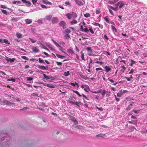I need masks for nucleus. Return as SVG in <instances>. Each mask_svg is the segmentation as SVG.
Listing matches in <instances>:
<instances>
[{
	"instance_id": "nucleus-1",
	"label": "nucleus",
	"mask_w": 147,
	"mask_h": 147,
	"mask_svg": "<svg viewBox=\"0 0 147 147\" xmlns=\"http://www.w3.org/2000/svg\"><path fill=\"white\" fill-rule=\"evenodd\" d=\"M0 101L4 103V105H8L9 103L7 100L5 99H0Z\"/></svg>"
},
{
	"instance_id": "nucleus-2",
	"label": "nucleus",
	"mask_w": 147,
	"mask_h": 147,
	"mask_svg": "<svg viewBox=\"0 0 147 147\" xmlns=\"http://www.w3.org/2000/svg\"><path fill=\"white\" fill-rule=\"evenodd\" d=\"M2 12L4 14H5L6 15L7 14V11L4 10L2 9L1 10Z\"/></svg>"
},
{
	"instance_id": "nucleus-3",
	"label": "nucleus",
	"mask_w": 147,
	"mask_h": 147,
	"mask_svg": "<svg viewBox=\"0 0 147 147\" xmlns=\"http://www.w3.org/2000/svg\"><path fill=\"white\" fill-rule=\"evenodd\" d=\"M8 41L6 39H4L3 40V42H4L6 43H8Z\"/></svg>"
},
{
	"instance_id": "nucleus-4",
	"label": "nucleus",
	"mask_w": 147,
	"mask_h": 147,
	"mask_svg": "<svg viewBox=\"0 0 147 147\" xmlns=\"http://www.w3.org/2000/svg\"><path fill=\"white\" fill-rule=\"evenodd\" d=\"M1 7L2 8H6V7L4 5H1Z\"/></svg>"
},
{
	"instance_id": "nucleus-5",
	"label": "nucleus",
	"mask_w": 147,
	"mask_h": 147,
	"mask_svg": "<svg viewBox=\"0 0 147 147\" xmlns=\"http://www.w3.org/2000/svg\"><path fill=\"white\" fill-rule=\"evenodd\" d=\"M6 59L8 61H9V58L8 57H6Z\"/></svg>"
},
{
	"instance_id": "nucleus-6",
	"label": "nucleus",
	"mask_w": 147,
	"mask_h": 147,
	"mask_svg": "<svg viewBox=\"0 0 147 147\" xmlns=\"http://www.w3.org/2000/svg\"><path fill=\"white\" fill-rule=\"evenodd\" d=\"M0 42H1L3 43V40L0 39Z\"/></svg>"
},
{
	"instance_id": "nucleus-7",
	"label": "nucleus",
	"mask_w": 147,
	"mask_h": 147,
	"mask_svg": "<svg viewBox=\"0 0 147 147\" xmlns=\"http://www.w3.org/2000/svg\"><path fill=\"white\" fill-rule=\"evenodd\" d=\"M7 80V81H9V79H8V80Z\"/></svg>"
},
{
	"instance_id": "nucleus-8",
	"label": "nucleus",
	"mask_w": 147,
	"mask_h": 147,
	"mask_svg": "<svg viewBox=\"0 0 147 147\" xmlns=\"http://www.w3.org/2000/svg\"><path fill=\"white\" fill-rule=\"evenodd\" d=\"M8 87H9V86H8Z\"/></svg>"
}]
</instances>
